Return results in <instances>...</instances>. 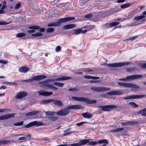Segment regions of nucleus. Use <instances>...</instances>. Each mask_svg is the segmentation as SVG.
<instances>
[{"label":"nucleus","instance_id":"nucleus-1","mask_svg":"<svg viewBox=\"0 0 146 146\" xmlns=\"http://www.w3.org/2000/svg\"><path fill=\"white\" fill-rule=\"evenodd\" d=\"M74 17H66L60 19L56 22L49 24L48 25V27L57 26L60 25L61 23L65 22L70 21L74 19Z\"/></svg>","mask_w":146,"mask_h":146},{"label":"nucleus","instance_id":"nucleus-2","mask_svg":"<svg viewBox=\"0 0 146 146\" xmlns=\"http://www.w3.org/2000/svg\"><path fill=\"white\" fill-rule=\"evenodd\" d=\"M72 98L74 100L80 102H84L88 104H92L97 103L96 100H90L89 98H86L72 96Z\"/></svg>","mask_w":146,"mask_h":146},{"label":"nucleus","instance_id":"nucleus-3","mask_svg":"<svg viewBox=\"0 0 146 146\" xmlns=\"http://www.w3.org/2000/svg\"><path fill=\"white\" fill-rule=\"evenodd\" d=\"M46 77V76L45 75H38L35 76L31 78L26 80H22L21 81L25 82H33L35 80H39L44 79Z\"/></svg>","mask_w":146,"mask_h":146},{"label":"nucleus","instance_id":"nucleus-4","mask_svg":"<svg viewBox=\"0 0 146 146\" xmlns=\"http://www.w3.org/2000/svg\"><path fill=\"white\" fill-rule=\"evenodd\" d=\"M129 64L128 62H125L121 63H116L110 64H106V65L110 67H117L123 66L124 65H128Z\"/></svg>","mask_w":146,"mask_h":146},{"label":"nucleus","instance_id":"nucleus-5","mask_svg":"<svg viewBox=\"0 0 146 146\" xmlns=\"http://www.w3.org/2000/svg\"><path fill=\"white\" fill-rule=\"evenodd\" d=\"M91 89L94 91L98 92H106L110 90V88L105 87H93L91 88Z\"/></svg>","mask_w":146,"mask_h":146},{"label":"nucleus","instance_id":"nucleus-6","mask_svg":"<svg viewBox=\"0 0 146 146\" xmlns=\"http://www.w3.org/2000/svg\"><path fill=\"white\" fill-rule=\"evenodd\" d=\"M69 109L67 108H64L63 109L61 110L56 113V114L57 115L64 116H66L68 114L70 113Z\"/></svg>","mask_w":146,"mask_h":146},{"label":"nucleus","instance_id":"nucleus-7","mask_svg":"<svg viewBox=\"0 0 146 146\" xmlns=\"http://www.w3.org/2000/svg\"><path fill=\"white\" fill-rule=\"evenodd\" d=\"M6 2L4 1H0V7H1L0 9V14L3 13H4V10H3L7 7L6 5Z\"/></svg>","mask_w":146,"mask_h":146},{"label":"nucleus","instance_id":"nucleus-8","mask_svg":"<svg viewBox=\"0 0 146 146\" xmlns=\"http://www.w3.org/2000/svg\"><path fill=\"white\" fill-rule=\"evenodd\" d=\"M145 95H133L124 98L125 99H140L144 97Z\"/></svg>","mask_w":146,"mask_h":146},{"label":"nucleus","instance_id":"nucleus-9","mask_svg":"<svg viewBox=\"0 0 146 146\" xmlns=\"http://www.w3.org/2000/svg\"><path fill=\"white\" fill-rule=\"evenodd\" d=\"M117 106L115 105H107L103 106L102 110L109 111L112 110L113 108H117Z\"/></svg>","mask_w":146,"mask_h":146},{"label":"nucleus","instance_id":"nucleus-10","mask_svg":"<svg viewBox=\"0 0 146 146\" xmlns=\"http://www.w3.org/2000/svg\"><path fill=\"white\" fill-rule=\"evenodd\" d=\"M83 107L79 105H74L69 106L68 108L69 110H78L83 109Z\"/></svg>","mask_w":146,"mask_h":146},{"label":"nucleus","instance_id":"nucleus-11","mask_svg":"<svg viewBox=\"0 0 146 146\" xmlns=\"http://www.w3.org/2000/svg\"><path fill=\"white\" fill-rule=\"evenodd\" d=\"M38 93L40 95L44 96H48L53 94L52 92L44 91L42 90H39L38 91Z\"/></svg>","mask_w":146,"mask_h":146},{"label":"nucleus","instance_id":"nucleus-12","mask_svg":"<svg viewBox=\"0 0 146 146\" xmlns=\"http://www.w3.org/2000/svg\"><path fill=\"white\" fill-rule=\"evenodd\" d=\"M15 113L7 114L0 116V120L7 119L14 117Z\"/></svg>","mask_w":146,"mask_h":146},{"label":"nucleus","instance_id":"nucleus-13","mask_svg":"<svg viewBox=\"0 0 146 146\" xmlns=\"http://www.w3.org/2000/svg\"><path fill=\"white\" fill-rule=\"evenodd\" d=\"M122 91L120 90H117L108 92L107 94L110 95H118L123 94Z\"/></svg>","mask_w":146,"mask_h":146},{"label":"nucleus","instance_id":"nucleus-14","mask_svg":"<svg viewBox=\"0 0 146 146\" xmlns=\"http://www.w3.org/2000/svg\"><path fill=\"white\" fill-rule=\"evenodd\" d=\"M27 95V93L23 92H21L16 95L15 98L17 99H20L26 96Z\"/></svg>","mask_w":146,"mask_h":146},{"label":"nucleus","instance_id":"nucleus-15","mask_svg":"<svg viewBox=\"0 0 146 146\" xmlns=\"http://www.w3.org/2000/svg\"><path fill=\"white\" fill-rule=\"evenodd\" d=\"M138 123L137 121H128L126 122H121V124L122 125H132L136 124Z\"/></svg>","mask_w":146,"mask_h":146},{"label":"nucleus","instance_id":"nucleus-16","mask_svg":"<svg viewBox=\"0 0 146 146\" xmlns=\"http://www.w3.org/2000/svg\"><path fill=\"white\" fill-rule=\"evenodd\" d=\"M41 112L40 111L36 110L28 112L26 114L27 116H30L38 114Z\"/></svg>","mask_w":146,"mask_h":146},{"label":"nucleus","instance_id":"nucleus-17","mask_svg":"<svg viewBox=\"0 0 146 146\" xmlns=\"http://www.w3.org/2000/svg\"><path fill=\"white\" fill-rule=\"evenodd\" d=\"M82 31V30L80 29H74L71 31V33L73 35L78 34L81 33Z\"/></svg>","mask_w":146,"mask_h":146},{"label":"nucleus","instance_id":"nucleus-18","mask_svg":"<svg viewBox=\"0 0 146 146\" xmlns=\"http://www.w3.org/2000/svg\"><path fill=\"white\" fill-rule=\"evenodd\" d=\"M29 70V68L26 66H23L19 68V70L21 72L26 73Z\"/></svg>","mask_w":146,"mask_h":146},{"label":"nucleus","instance_id":"nucleus-19","mask_svg":"<svg viewBox=\"0 0 146 146\" xmlns=\"http://www.w3.org/2000/svg\"><path fill=\"white\" fill-rule=\"evenodd\" d=\"M76 26V25L74 24H69L64 26L63 28L64 29H71L75 27Z\"/></svg>","mask_w":146,"mask_h":146},{"label":"nucleus","instance_id":"nucleus-20","mask_svg":"<svg viewBox=\"0 0 146 146\" xmlns=\"http://www.w3.org/2000/svg\"><path fill=\"white\" fill-rule=\"evenodd\" d=\"M71 77L68 76H64L60 78H55L54 79L55 80V81H61L71 79Z\"/></svg>","mask_w":146,"mask_h":146},{"label":"nucleus","instance_id":"nucleus-21","mask_svg":"<svg viewBox=\"0 0 146 146\" xmlns=\"http://www.w3.org/2000/svg\"><path fill=\"white\" fill-rule=\"evenodd\" d=\"M82 115L85 118H91L92 117V114L88 112L84 113L82 114Z\"/></svg>","mask_w":146,"mask_h":146},{"label":"nucleus","instance_id":"nucleus-22","mask_svg":"<svg viewBox=\"0 0 146 146\" xmlns=\"http://www.w3.org/2000/svg\"><path fill=\"white\" fill-rule=\"evenodd\" d=\"M54 102L53 104L54 105H56L59 107L62 106L63 104L62 103L61 101L58 100H54L53 101Z\"/></svg>","mask_w":146,"mask_h":146},{"label":"nucleus","instance_id":"nucleus-23","mask_svg":"<svg viewBox=\"0 0 146 146\" xmlns=\"http://www.w3.org/2000/svg\"><path fill=\"white\" fill-rule=\"evenodd\" d=\"M136 13V9L134 10L131 12L129 13L127 17V19H129L131 18Z\"/></svg>","mask_w":146,"mask_h":146},{"label":"nucleus","instance_id":"nucleus-24","mask_svg":"<svg viewBox=\"0 0 146 146\" xmlns=\"http://www.w3.org/2000/svg\"><path fill=\"white\" fill-rule=\"evenodd\" d=\"M41 84L40 86L42 88L46 89V88L47 87L48 85L47 81H45L43 82H40Z\"/></svg>","mask_w":146,"mask_h":146},{"label":"nucleus","instance_id":"nucleus-25","mask_svg":"<svg viewBox=\"0 0 146 146\" xmlns=\"http://www.w3.org/2000/svg\"><path fill=\"white\" fill-rule=\"evenodd\" d=\"M33 126H39L42 125L43 124L42 122L40 121H32Z\"/></svg>","mask_w":146,"mask_h":146},{"label":"nucleus","instance_id":"nucleus-26","mask_svg":"<svg viewBox=\"0 0 146 146\" xmlns=\"http://www.w3.org/2000/svg\"><path fill=\"white\" fill-rule=\"evenodd\" d=\"M54 101L53 99H46L42 100L41 101V103L42 104H47L53 102Z\"/></svg>","mask_w":146,"mask_h":146},{"label":"nucleus","instance_id":"nucleus-27","mask_svg":"<svg viewBox=\"0 0 146 146\" xmlns=\"http://www.w3.org/2000/svg\"><path fill=\"white\" fill-rule=\"evenodd\" d=\"M123 129V128L118 127L115 129H113L110 130V132H119L122 131Z\"/></svg>","mask_w":146,"mask_h":146},{"label":"nucleus","instance_id":"nucleus-28","mask_svg":"<svg viewBox=\"0 0 146 146\" xmlns=\"http://www.w3.org/2000/svg\"><path fill=\"white\" fill-rule=\"evenodd\" d=\"M118 84L119 86H123V87L129 88V83L125 82H118Z\"/></svg>","mask_w":146,"mask_h":146},{"label":"nucleus","instance_id":"nucleus-29","mask_svg":"<svg viewBox=\"0 0 146 146\" xmlns=\"http://www.w3.org/2000/svg\"><path fill=\"white\" fill-rule=\"evenodd\" d=\"M89 139L85 140H80L79 141V142H80L81 145H84L89 142Z\"/></svg>","mask_w":146,"mask_h":146},{"label":"nucleus","instance_id":"nucleus-30","mask_svg":"<svg viewBox=\"0 0 146 146\" xmlns=\"http://www.w3.org/2000/svg\"><path fill=\"white\" fill-rule=\"evenodd\" d=\"M84 78L87 79H97L99 78L98 77L92 76L89 75H86L84 76Z\"/></svg>","mask_w":146,"mask_h":146},{"label":"nucleus","instance_id":"nucleus-31","mask_svg":"<svg viewBox=\"0 0 146 146\" xmlns=\"http://www.w3.org/2000/svg\"><path fill=\"white\" fill-rule=\"evenodd\" d=\"M129 88H133L135 89H138L139 88V87L138 85L136 84L129 83Z\"/></svg>","mask_w":146,"mask_h":146},{"label":"nucleus","instance_id":"nucleus-32","mask_svg":"<svg viewBox=\"0 0 146 146\" xmlns=\"http://www.w3.org/2000/svg\"><path fill=\"white\" fill-rule=\"evenodd\" d=\"M145 17V16L144 15H142L137 17H134V19L135 20V21H139L143 19Z\"/></svg>","mask_w":146,"mask_h":146},{"label":"nucleus","instance_id":"nucleus-33","mask_svg":"<svg viewBox=\"0 0 146 146\" xmlns=\"http://www.w3.org/2000/svg\"><path fill=\"white\" fill-rule=\"evenodd\" d=\"M131 5V4L129 3L124 4L121 6V8H125L129 7Z\"/></svg>","mask_w":146,"mask_h":146},{"label":"nucleus","instance_id":"nucleus-34","mask_svg":"<svg viewBox=\"0 0 146 146\" xmlns=\"http://www.w3.org/2000/svg\"><path fill=\"white\" fill-rule=\"evenodd\" d=\"M45 113L47 115H54L56 113L54 111H45Z\"/></svg>","mask_w":146,"mask_h":146},{"label":"nucleus","instance_id":"nucleus-35","mask_svg":"<svg viewBox=\"0 0 146 146\" xmlns=\"http://www.w3.org/2000/svg\"><path fill=\"white\" fill-rule=\"evenodd\" d=\"M26 35V33H21L17 34L16 36L17 37H21L25 36Z\"/></svg>","mask_w":146,"mask_h":146},{"label":"nucleus","instance_id":"nucleus-36","mask_svg":"<svg viewBox=\"0 0 146 146\" xmlns=\"http://www.w3.org/2000/svg\"><path fill=\"white\" fill-rule=\"evenodd\" d=\"M68 90L70 91L77 92L79 90V89L76 88H72L68 89Z\"/></svg>","mask_w":146,"mask_h":146},{"label":"nucleus","instance_id":"nucleus-37","mask_svg":"<svg viewBox=\"0 0 146 146\" xmlns=\"http://www.w3.org/2000/svg\"><path fill=\"white\" fill-rule=\"evenodd\" d=\"M137 36H133L130 38H129L128 39H126L125 40L126 41H129V40L133 41V40L137 38Z\"/></svg>","mask_w":146,"mask_h":146},{"label":"nucleus","instance_id":"nucleus-38","mask_svg":"<svg viewBox=\"0 0 146 146\" xmlns=\"http://www.w3.org/2000/svg\"><path fill=\"white\" fill-rule=\"evenodd\" d=\"M43 35L42 34L39 32H37L35 34H33L32 35V36H42Z\"/></svg>","mask_w":146,"mask_h":146},{"label":"nucleus","instance_id":"nucleus-39","mask_svg":"<svg viewBox=\"0 0 146 146\" xmlns=\"http://www.w3.org/2000/svg\"><path fill=\"white\" fill-rule=\"evenodd\" d=\"M33 126V122H31L29 123H28V124L24 126L23 127V128L26 127V128H28L31 127Z\"/></svg>","mask_w":146,"mask_h":146},{"label":"nucleus","instance_id":"nucleus-40","mask_svg":"<svg viewBox=\"0 0 146 146\" xmlns=\"http://www.w3.org/2000/svg\"><path fill=\"white\" fill-rule=\"evenodd\" d=\"M119 23L117 22H113L109 24V26L110 27L118 25Z\"/></svg>","mask_w":146,"mask_h":146},{"label":"nucleus","instance_id":"nucleus-41","mask_svg":"<svg viewBox=\"0 0 146 146\" xmlns=\"http://www.w3.org/2000/svg\"><path fill=\"white\" fill-rule=\"evenodd\" d=\"M49 119L50 120L54 121H56L57 120L58 118L56 116H52L49 117Z\"/></svg>","mask_w":146,"mask_h":146},{"label":"nucleus","instance_id":"nucleus-42","mask_svg":"<svg viewBox=\"0 0 146 146\" xmlns=\"http://www.w3.org/2000/svg\"><path fill=\"white\" fill-rule=\"evenodd\" d=\"M4 83L6 84L10 85V86L15 85L16 84V83L13 82H5Z\"/></svg>","mask_w":146,"mask_h":146},{"label":"nucleus","instance_id":"nucleus-43","mask_svg":"<svg viewBox=\"0 0 146 146\" xmlns=\"http://www.w3.org/2000/svg\"><path fill=\"white\" fill-rule=\"evenodd\" d=\"M55 85L58 86L60 87H63L64 84L62 83H60L58 82H54L53 83Z\"/></svg>","mask_w":146,"mask_h":146},{"label":"nucleus","instance_id":"nucleus-44","mask_svg":"<svg viewBox=\"0 0 146 146\" xmlns=\"http://www.w3.org/2000/svg\"><path fill=\"white\" fill-rule=\"evenodd\" d=\"M11 141H12V140H3L1 141V144H7L9 143V142Z\"/></svg>","mask_w":146,"mask_h":146},{"label":"nucleus","instance_id":"nucleus-45","mask_svg":"<svg viewBox=\"0 0 146 146\" xmlns=\"http://www.w3.org/2000/svg\"><path fill=\"white\" fill-rule=\"evenodd\" d=\"M88 145H89L94 146L97 143H98V142L96 141H91L89 142Z\"/></svg>","mask_w":146,"mask_h":146},{"label":"nucleus","instance_id":"nucleus-46","mask_svg":"<svg viewBox=\"0 0 146 146\" xmlns=\"http://www.w3.org/2000/svg\"><path fill=\"white\" fill-rule=\"evenodd\" d=\"M29 28L30 29H40V27L37 26H33L30 27Z\"/></svg>","mask_w":146,"mask_h":146},{"label":"nucleus","instance_id":"nucleus-47","mask_svg":"<svg viewBox=\"0 0 146 146\" xmlns=\"http://www.w3.org/2000/svg\"><path fill=\"white\" fill-rule=\"evenodd\" d=\"M133 76V79L140 78L142 77V75H134Z\"/></svg>","mask_w":146,"mask_h":146},{"label":"nucleus","instance_id":"nucleus-48","mask_svg":"<svg viewBox=\"0 0 146 146\" xmlns=\"http://www.w3.org/2000/svg\"><path fill=\"white\" fill-rule=\"evenodd\" d=\"M129 104L131 106L134 108H136L138 106V105L136 104L135 103L133 102H131L129 103Z\"/></svg>","mask_w":146,"mask_h":146},{"label":"nucleus","instance_id":"nucleus-49","mask_svg":"<svg viewBox=\"0 0 146 146\" xmlns=\"http://www.w3.org/2000/svg\"><path fill=\"white\" fill-rule=\"evenodd\" d=\"M23 123V121H21L19 122H18L16 123H14V125L16 126H20L22 125Z\"/></svg>","mask_w":146,"mask_h":146},{"label":"nucleus","instance_id":"nucleus-50","mask_svg":"<svg viewBox=\"0 0 146 146\" xmlns=\"http://www.w3.org/2000/svg\"><path fill=\"white\" fill-rule=\"evenodd\" d=\"M127 81H129L133 79V76H127L126 78Z\"/></svg>","mask_w":146,"mask_h":146},{"label":"nucleus","instance_id":"nucleus-51","mask_svg":"<svg viewBox=\"0 0 146 146\" xmlns=\"http://www.w3.org/2000/svg\"><path fill=\"white\" fill-rule=\"evenodd\" d=\"M85 123H87L86 122H82L79 123H77L76 124L78 126H81L83 125Z\"/></svg>","mask_w":146,"mask_h":146},{"label":"nucleus","instance_id":"nucleus-52","mask_svg":"<svg viewBox=\"0 0 146 146\" xmlns=\"http://www.w3.org/2000/svg\"><path fill=\"white\" fill-rule=\"evenodd\" d=\"M54 31V29L51 28H48L46 29V32L47 33H51L53 32Z\"/></svg>","mask_w":146,"mask_h":146},{"label":"nucleus","instance_id":"nucleus-53","mask_svg":"<svg viewBox=\"0 0 146 146\" xmlns=\"http://www.w3.org/2000/svg\"><path fill=\"white\" fill-rule=\"evenodd\" d=\"M69 146H81L80 142L78 143H76L72 144H68Z\"/></svg>","mask_w":146,"mask_h":146},{"label":"nucleus","instance_id":"nucleus-54","mask_svg":"<svg viewBox=\"0 0 146 146\" xmlns=\"http://www.w3.org/2000/svg\"><path fill=\"white\" fill-rule=\"evenodd\" d=\"M140 66L141 68L144 69L146 68V63L141 64H140Z\"/></svg>","mask_w":146,"mask_h":146},{"label":"nucleus","instance_id":"nucleus-55","mask_svg":"<svg viewBox=\"0 0 146 146\" xmlns=\"http://www.w3.org/2000/svg\"><path fill=\"white\" fill-rule=\"evenodd\" d=\"M145 111H146V108L139 111L138 112V113L139 114H141L142 115L143 113H145Z\"/></svg>","mask_w":146,"mask_h":146},{"label":"nucleus","instance_id":"nucleus-56","mask_svg":"<svg viewBox=\"0 0 146 146\" xmlns=\"http://www.w3.org/2000/svg\"><path fill=\"white\" fill-rule=\"evenodd\" d=\"M92 14H89L85 16L86 18L89 19L92 18Z\"/></svg>","mask_w":146,"mask_h":146},{"label":"nucleus","instance_id":"nucleus-57","mask_svg":"<svg viewBox=\"0 0 146 146\" xmlns=\"http://www.w3.org/2000/svg\"><path fill=\"white\" fill-rule=\"evenodd\" d=\"M76 132V131H71L70 132H67L66 133H64L63 134L64 136H65L67 135H68L71 133H74Z\"/></svg>","mask_w":146,"mask_h":146},{"label":"nucleus","instance_id":"nucleus-58","mask_svg":"<svg viewBox=\"0 0 146 146\" xmlns=\"http://www.w3.org/2000/svg\"><path fill=\"white\" fill-rule=\"evenodd\" d=\"M85 71L87 72H92L91 73H90V74H95V72H94V70H85Z\"/></svg>","mask_w":146,"mask_h":146},{"label":"nucleus","instance_id":"nucleus-59","mask_svg":"<svg viewBox=\"0 0 146 146\" xmlns=\"http://www.w3.org/2000/svg\"><path fill=\"white\" fill-rule=\"evenodd\" d=\"M61 50V47L59 46H57L55 49L56 51V52H58L60 51Z\"/></svg>","mask_w":146,"mask_h":146},{"label":"nucleus","instance_id":"nucleus-60","mask_svg":"<svg viewBox=\"0 0 146 146\" xmlns=\"http://www.w3.org/2000/svg\"><path fill=\"white\" fill-rule=\"evenodd\" d=\"M121 10L120 8H115L113 9L112 11L113 12H117L120 11Z\"/></svg>","mask_w":146,"mask_h":146},{"label":"nucleus","instance_id":"nucleus-61","mask_svg":"<svg viewBox=\"0 0 146 146\" xmlns=\"http://www.w3.org/2000/svg\"><path fill=\"white\" fill-rule=\"evenodd\" d=\"M21 4L20 3H17L15 5V9H17L19 8L21 6Z\"/></svg>","mask_w":146,"mask_h":146},{"label":"nucleus","instance_id":"nucleus-62","mask_svg":"<svg viewBox=\"0 0 146 146\" xmlns=\"http://www.w3.org/2000/svg\"><path fill=\"white\" fill-rule=\"evenodd\" d=\"M8 62L5 60H0V63L6 64Z\"/></svg>","mask_w":146,"mask_h":146},{"label":"nucleus","instance_id":"nucleus-63","mask_svg":"<svg viewBox=\"0 0 146 146\" xmlns=\"http://www.w3.org/2000/svg\"><path fill=\"white\" fill-rule=\"evenodd\" d=\"M41 11H43V10L42 9L40 10V9H38L36 10V12L39 14L40 13Z\"/></svg>","mask_w":146,"mask_h":146},{"label":"nucleus","instance_id":"nucleus-64","mask_svg":"<svg viewBox=\"0 0 146 146\" xmlns=\"http://www.w3.org/2000/svg\"><path fill=\"white\" fill-rule=\"evenodd\" d=\"M26 139V138L25 137H23L19 138L18 139L19 140H25Z\"/></svg>","mask_w":146,"mask_h":146}]
</instances>
